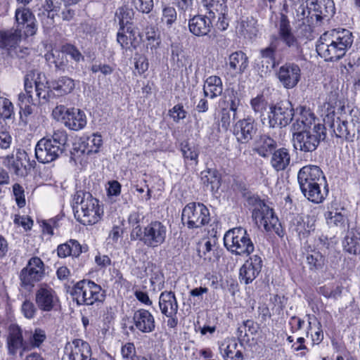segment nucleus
Listing matches in <instances>:
<instances>
[{
  "label": "nucleus",
  "mask_w": 360,
  "mask_h": 360,
  "mask_svg": "<svg viewBox=\"0 0 360 360\" xmlns=\"http://www.w3.org/2000/svg\"><path fill=\"white\" fill-rule=\"evenodd\" d=\"M72 204L75 218L84 225L96 224L103 214L98 200L89 192L77 191L73 195Z\"/></svg>",
  "instance_id": "obj_3"
},
{
  "label": "nucleus",
  "mask_w": 360,
  "mask_h": 360,
  "mask_svg": "<svg viewBox=\"0 0 360 360\" xmlns=\"http://www.w3.org/2000/svg\"><path fill=\"white\" fill-rule=\"evenodd\" d=\"M201 181L207 190L213 192L220 186V179L216 170L207 169L201 172Z\"/></svg>",
  "instance_id": "obj_39"
},
{
  "label": "nucleus",
  "mask_w": 360,
  "mask_h": 360,
  "mask_svg": "<svg viewBox=\"0 0 360 360\" xmlns=\"http://www.w3.org/2000/svg\"><path fill=\"white\" fill-rule=\"evenodd\" d=\"M169 115L174 122H179L181 120L186 118L187 112L182 104H177L169 110Z\"/></svg>",
  "instance_id": "obj_54"
},
{
  "label": "nucleus",
  "mask_w": 360,
  "mask_h": 360,
  "mask_svg": "<svg viewBox=\"0 0 360 360\" xmlns=\"http://www.w3.org/2000/svg\"><path fill=\"white\" fill-rule=\"evenodd\" d=\"M0 103L1 104V116L4 119H11L13 115V105L12 103L6 98H1Z\"/></svg>",
  "instance_id": "obj_56"
},
{
  "label": "nucleus",
  "mask_w": 360,
  "mask_h": 360,
  "mask_svg": "<svg viewBox=\"0 0 360 360\" xmlns=\"http://www.w3.org/2000/svg\"><path fill=\"white\" fill-rule=\"evenodd\" d=\"M181 152L186 160L194 161L195 165L198 163V153L194 146L188 144L182 145Z\"/></svg>",
  "instance_id": "obj_55"
},
{
  "label": "nucleus",
  "mask_w": 360,
  "mask_h": 360,
  "mask_svg": "<svg viewBox=\"0 0 360 360\" xmlns=\"http://www.w3.org/2000/svg\"><path fill=\"white\" fill-rule=\"evenodd\" d=\"M307 262L310 269H321L326 264V257L320 252L313 250L307 256Z\"/></svg>",
  "instance_id": "obj_43"
},
{
  "label": "nucleus",
  "mask_w": 360,
  "mask_h": 360,
  "mask_svg": "<svg viewBox=\"0 0 360 360\" xmlns=\"http://www.w3.org/2000/svg\"><path fill=\"white\" fill-rule=\"evenodd\" d=\"M136 328L143 333L153 332L155 328V319L148 310L141 309L136 311L133 316Z\"/></svg>",
  "instance_id": "obj_24"
},
{
  "label": "nucleus",
  "mask_w": 360,
  "mask_h": 360,
  "mask_svg": "<svg viewBox=\"0 0 360 360\" xmlns=\"http://www.w3.org/2000/svg\"><path fill=\"white\" fill-rule=\"evenodd\" d=\"M266 101L262 95H258L251 99L250 105L255 114L262 116L266 109Z\"/></svg>",
  "instance_id": "obj_48"
},
{
  "label": "nucleus",
  "mask_w": 360,
  "mask_h": 360,
  "mask_svg": "<svg viewBox=\"0 0 360 360\" xmlns=\"http://www.w3.org/2000/svg\"><path fill=\"white\" fill-rule=\"evenodd\" d=\"M226 66L233 75H241L248 66V58L243 52L236 51L229 56Z\"/></svg>",
  "instance_id": "obj_28"
},
{
  "label": "nucleus",
  "mask_w": 360,
  "mask_h": 360,
  "mask_svg": "<svg viewBox=\"0 0 360 360\" xmlns=\"http://www.w3.org/2000/svg\"><path fill=\"white\" fill-rule=\"evenodd\" d=\"M202 4L210 18H216V12H222L225 9V0H202Z\"/></svg>",
  "instance_id": "obj_42"
},
{
  "label": "nucleus",
  "mask_w": 360,
  "mask_h": 360,
  "mask_svg": "<svg viewBox=\"0 0 360 360\" xmlns=\"http://www.w3.org/2000/svg\"><path fill=\"white\" fill-rule=\"evenodd\" d=\"M77 304L91 305L104 299L101 287L90 280H82L74 285L71 292Z\"/></svg>",
  "instance_id": "obj_8"
},
{
  "label": "nucleus",
  "mask_w": 360,
  "mask_h": 360,
  "mask_svg": "<svg viewBox=\"0 0 360 360\" xmlns=\"http://www.w3.org/2000/svg\"><path fill=\"white\" fill-rule=\"evenodd\" d=\"M134 16V11L127 6L119 8L116 12V17L119 20L120 30H124L125 25L129 24Z\"/></svg>",
  "instance_id": "obj_44"
},
{
  "label": "nucleus",
  "mask_w": 360,
  "mask_h": 360,
  "mask_svg": "<svg viewBox=\"0 0 360 360\" xmlns=\"http://www.w3.org/2000/svg\"><path fill=\"white\" fill-rule=\"evenodd\" d=\"M306 0H285L283 8L294 19H304V4Z\"/></svg>",
  "instance_id": "obj_40"
},
{
  "label": "nucleus",
  "mask_w": 360,
  "mask_h": 360,
  "mask_svg": "<svg viewBox=\"0 0 360 360\" xmlns=\"http://www.w3.org/2000/svg\"><path fill=\"white\" fill-rule=\"evenodd\" d=\"M45 275V266L43 261L38 257L30 258L20 273L21 285L31 288L40 281Z\"/></svg>",
  "instance_id": "obj_11"
},
{
  "label": "nucleus",
  "mask_w": 360,
  "mask_h": 360,
  "mask_svg": "<svg viewBox=\"0 0 360 360\" xmlns=\"http://www.w3.org/2000/svg\"><path fill=\"white\" fill-rule=\"evenodd\" d=\"M167 229L159 221H153L146 226L143 231L140 226H135L131 232V238L141 240L146 246L155 248L162 245L166 240Z\"/></svg>",
  "instance_id": "obj_6"
},
{
  "label": "nucleus",
  "mask_w": 360,
  "mask_h": 360,
  "mask_svg": "<svg viewBox=\"0 0 360 360\" xmlns=\"http://www.w3.org/2000/svg\"><path fill=\"white\" fill-rule=\"evenodd\" d=\"M45 58L49 63L54 64L57 70L63 72L68 70V61L63 49V51L55 50L49 52L45 55Z\"/></svg>",
  "instance_id": "obj_41"
},
{
  "label": "nucleus",
  "mask_w": 360,
  "mask_h": 360,
  "mask_svg": "<svg viewBox=\"0 0 360 360\" xmlns=\"http://www.w3.org/2000/svg\"><path fill=\"white\" fill-rule=\"evenodd\" d=\"M64 53L70 56L75 61L79 62L84 60V56L81 52L75 46L70 44L65 45L63 47Z\"/></svg>",
  "instance_id": "obj_61"
},
{
  "label": "nucleus",
  "mask_w": 360,
  "mask_h": 360,
  "mask_svg": "<svg viewBox=\"0 0 360 360\" xmlns=\"http://www.w3.org/2000/svg\"><path fill=\"white\" fill-rule=\"evenodd\" d=\"M278 42V39L274 37V41H271L269 46L260 51L262 58L266 60V63L270 64L271 67H274L275 65V51Z\"/></svg>",
  "instance_id": "obj_45"
},
{
  "label": "nucleus",
  "mask_w": 360,
  "mask_h": 360,
  "mask_svg": "<svg viewBox=\"0 0 360 360\" xmlns=\"http://www.w3.org/2000/svg\"><path fill=\"white\" fill-rule=\"evenodd\" d=\"M344 208L335 201L332 202L327 207V211L324 216L328 225L330 226H336L343 230L347 224V219L342 213Z\"/></svg>",
  "instance_id": "obj_23"
},
{
  "label": "nucleus",
  "mask_w": 360,
  "mask_h": 360,
  "mask_svg": "<svg viewBox=\"0 0 360 360\" xmlns=\"http://www.w3.org/2000/svg\"><path fill=\"white\" fill-rule=\"evenodd\" d=\"M242 344H238L234 338L228 339L221 345L220 350L224 352L225 360H243Z\"/></svg>",
  "instance_id": "obj_30"
},
{
  "label": "nucleus",
  "mask_w": 360,
  "mask_h": 360,
  "mask_svg": "<svg viewBox=\"0 0 360 360\" xmlns=\"http://www.w3.org/2000/svg\"><path fill=\"white\" fill-rule=\"evenodd\" d=\"M326 181H317L316 183L308 184L300 186L303 195L309 201L315 204L321 203L327 197L328 193Z\"/></svg>",
  "instance_id": "obj_20"
},
{
  "label": "nucleus",
  "mask_w": 360,
  "mask_h": 360,
  "mask_svg": "<svg viewBox=\"0 0 360 360\" xmlns=\"http://www.w3.org/2000/svg\"><path fill=\"white\" fill-rule=\"evenodd\" d=\"M64 151L48 141L46 138L40 139L35 147V156L41 163H49L60 157Z\"/></svg>",
  "instance_id": "obj_18"
},
{
  "label": "nucleus",
  "mask_w": 360,
  "mask_h": 360,
  "mask_svg": "<svg viewBox=\"0 0 360 360\" xmlns=\"http://www.w3.org/2000/svg\"><path fill=\"white\" fill-rule=\"evenodd\" d=\"M218 20L216 22V27L221 31L226 30L229 25L230 18L228 14L227 6H225V9L222 10V12H216V18Z\"/></svg>",
  "instance_id": "obj_49"
},
{
  "label": "nucleus",
  "mask_w": 360,
  "mask_h": 360,
  "mask_svg": "<svg viewBox=\"0 0 360 360\" xmlns=\"http://www.w3.org/2000/svg\"><path fill=\"white\" fill-rule=\"evenodd\" d=\"M215 18L207 16L195 15L190 19L188 27L190 32L195 36L202 37L208 34L212 26V20Z\"/></svg>",
  "instance_id": "obj_27"
},
{
  "label": "nucleus",
  "mask_w": 360,
  "mask_h": 360,
  "mask_svg": "<svg viewBox=\"0 0 360 360\" xmlns=\"http://www.w3.org/2000/svg\"><path fill=\"white\" fill-rule=\"evenodd\" d=\"M208 288L206 287H199L192 289L189 292V300L193 302V304H200L203 300V295L207 294Z\"/></svg>",
  "instance_id": "obj_53"
},
{
  "label": "nucleus",
  "mask_w": 360,
  "mask_h": 360,
  "mask_svg": "<svg viewBox=\"0 0 360 360\" xmlns=\"http://www.w3.org/2000/svg\"><path fill=\"white\" fill-rule=\"evenodd\" d=\"M21 310L25 317L29 319L34 318L37 311L34 303L30 300L23 302Z\"/></svg>",
  "instance_id": "obj_58"
},
{
  "label": "nucleus",
  "mask_w": 360,
  "mask_h": 360,
  "mask_svg": "<svg viewBox=\"0 0 360 360\" xmlns=\"http://www.w3.org/2000/svg\"><path fill=\"white\" fill-rule=\"evenodd\" d=\"M102 138L101 135L94 134L91 137L87 140V148L86 153H96L98 151L99 148L102 145Z\"/></svg>",
  "instance_id": "obj_51"
},
{
  "label": "nucleus",
  "mask_w": 360,
  "mask_h": 360,
  "mask_svg": "<svg viewBox=\"0 0 360 360\" xmlns=\"http://www.w3.org/2000/svg\"><path fill=\"white\" fill-rule=\"evenodd\" d=\"M158 304L161 313L169 318L167 322V326L170 328L176 327L179 305L174 292L172 291L161 292Z\"/></svg>",
  "instance_id": "obj_13"
},
{
  "label": "nucleus",
  "mask_w": 360,
  "mask_h": 360,
  "mask_svg": "<svg viewBox=\"0 0 360 360\" xmlns=\"http://www.w3.org/2000/svg\"><path fill=\"white\" fill-rule=\"evenodd\" d=\"M132 4L138 11L143 13H150L153 8V0H132Z\"/></svg>",
  "instance_id": "obj_57"
},
{
  "label": "nucleus",
  "mask_w": 360,
  "mask_h": 360,
  "mask_svg": "<svg viewBox=\"0 0 360 360\" xmlns=\"http://www.w3.org/2000/svg\"><path fill=\"white\" fill-rule=\"evenodd\" d=\"M46 84V77L44 74L36 70L27 73L24 80L25 94L20 93L18 95L20 105H36L37 101L41 98L47 100L49 92Z\"/></svg>",
  "instance_id": "obj_4"
},
{
  "label": "nucleus",
  "mask_w": 360,
  "mask_h": 360,
  "mask_svg": "<svg viewBox=\"0 0 360 360\" xmlns=\"http://www.w3.org/2000/svg\"><path fill=\"white\" fill-rule=\"evenodd\" d=\"M34 300L38 308L43 311H51L59 302L56 292L46 283L38 286Z\"/></svg>",
  "instance_id": "obj_15"
},
{
  "label": "nucleus",
  "mask_w": 360,
  "mask_h": 360,
  "mask_svg": "<svg viewBox=\"0 0 360 360\" xmlns=\"http://www.w3.org/2000/svg\"><path fill=\"white\" fill-rule=\"evenodd\" d=\"M262 268V258L255 255L245 261L240 269L239 278L245 284L252 283L259 274Z\"/></svg>",
  "instance_id": "obj_19"
},
{
  "label": "nucleus",
  "mask_w": 360,
  "mask_h": 360,
  "mask_svg": "<svg viewBox=\"0 0 360 360\" xmlns=\"http://www.w3.org/2000/svg\"><path fill=\"white\" fill-rule=\"evenodd\" d=\"M335 12L333 0H306L304 19H294L300 25L311 26L328 20Z\"/></svg>",
  "instance_id": "obj_5"
},
{
  "label": "nucleus",
  "mask_w": 360,
  "mask_h": 360,
  "mask_svg": "<svg viewBox=\"0 0 360 360\" xmlns=\"http://www.w3.org/2000/svg\"><path fill=\"white\" fill-rule=\"evenodd\" d=\"M223 84L218 76H210L206 79L203 86V93L205 97L214 98L222 94Z\"/></svg>",
  "instance_id": "obj_32"
},
{
  "label": "nucleus",
  "mask_w": 360,
  "mask_h": 360,
  "mask_svg": "<svg viewBox=\"0 0 360 360\" xmlns=\"http://www.w3.org/2000/svg\"><path fill=\"white\" fill-rule=\"evenodd\" d=\"M326 178L319 167L316 165H307L302 167L297 174L299 186L308 184L325 181Z\"/></svg>",
  "instance_id": "obj_25"
},
{
  "label": "nucleus",
  "mask_w": 360,
  "mask_h": 360,
  "mask_svg": "<svg viewBox=\"0 0 360 360\" xmlns=\"http://www.w3.org/2000/svg\"><path fill=\"white\" fill-rule=\"evenodd\" d=\"M53 115L71 130H80L86 124L84 112L78 108H67L64 105H58L53 110Z\"/></svg>",
  "instance_id": "obj_10"
},
{
  "label": "nucleus",
  "mask_w": 360,
  "mask_h": 360,
  "mask_svg": "<svg viewBox=\"0 0 360 360\" xmlns=\"http://www.w3.org/2000/svg\"><path fill=\"white\" fill-rule=\"evenodd\" d=\"M226 249L236 255H249L255 250V245L247 231L242 227H236L226 231L224 236Z\"/></svg>",
  "instance_id": "obj_7"
},
{
  "label": "nucleus",
  "mask_w": 360,
  "mask_h": 360,
  "mask_svg": "<svg viewBox=\"0 0 360 360\" xmlns=\"http://www.w3.org/2000/svg\"><path fill=\"white\" fill-rule=\"evenodd\" d=\"M252 217L259 226H263L266 231H274L281 236V224L273 210L269 206L263 205L262 210H257L255 212H252Z\"/></svg>",
  "instance_id": "obj_14"
},
{
  "label": "nucleus",
  "mask_w": 360,
  "mask_h": 360,
  "mask_svg": "<svg viewBox=\"0 0 360 360\" xmlns=\"http://www.w3.org/2000/svg\"><path fill=\"white\" fill-rule=\"evenodd\" d=\"M257 131L255 120L250 117L238 121L233 127V134L241 143L249 142L256 134Z\"/></svg>",
  "instance_id": "obj_21"
},
{
  "label": "nucleus",
  "mask_w": 360,
  "mask_h": 360,
  "mask_svg": "<svg viewBox=\"0 0 360 360\" xmlns=\"http://www.w3.org/2000/svg\"><path fill=\"white\" fill-rule=\"evenodd\" d=\"M65 353L69 360H97L91 358V349L89 344L81 339H75L65 345Z\"/></svg>",
  "instance_id": "obj_17"
},
{
  "label": "nucleus",
  "mask_w": 360,
  "mask_h": 360,
  "mask_svg": "<svg viewBox=\"0 0 360 360\" xmlns=\"http://www.w3.org/2000/svg\"><path fill=\"white\" fill-rule=\"evenodd\" d=\"M15 20L18 23L17 27L21 28V30L24 29L26 37L35 34L34 16L28 8H18L15 11Z\"/></svg>",
  "instance_id": "obj_26"
},
{
  "label": "nucleus",
  "mask_w": 360,
  "mask_h": 360,
  "mask_svg": "<svg viewBox=\"0 0 360 360\" xmlns=\"http://www.w3.org/2000/svg\"><path fill=\"white\" fill-rule=\"evenodd\" d=\"M87 246H82L75 239H70L66 243L58 246L57 253L59 257L65 258L68 256L77 257L83 252H86Z\"/></svg>",
  "instance_id": "obj_29"
},
{
  "label": "nucleus",
  "mask_w": 360,
  "mask_h": 360,
  "mask_svg": "<svg viewBox=\"0 0 360 360\" xmlns=\"http://www.w3.org/2000/svg\"><path fill=\"white\" fill-rule=\"evenodd\" d=\"M176 11L174 7L165 6L163 8L162 22H165L167 26H171L176 21Z\"/></svg>",
  "instance_id": "obj_52"
},
{
  "label": "nucleus",
  "mask_w": 360,
  "mask_h": 360,
  "mask_svg": "<svg viewBox=\"0 0 360 360\" xmlns=\"http://www.w3.org/2000/svg\"><path fill=\"white\" fill-rule=\"evenodd\" d=\"M12 138L6 127L0 122V148L6 149L9 148Z\"/></svg>",
  "instance_id": "obj_60"
},
{
  "label": "nucleus",
  "mask_w": 360,
  "mask_h": 360,
  "mask_svg": "<svg viewBox=\"0 0 360 360\" xmlns=\"http://www.w3.org/2000/svg\"><path fill=\"white\" fill-rule=\"evenodd\" d=\"M22 37L21 28L16 27L0 32V48L9 51L15 48Z\"/></svg>",
  "instance_id": "obj_31"
},
{
  "label": "nucleus",
  "mask_w": 360,
  "mask_h": 360,
  "mask_svg": "<svg viewBox=\"0 0 360 360\" xmlns=\"http://www.w3.org/2000/svg\"><path fill=\"white\" fill-rule=\"evenodd\" d=\"M46 139L52 144L56 145L58 148L62 149V150H65V145L68 140V136L65 131L57 130L54 131L51 138H46Z\"/></svg>",
  "instance_id": "obj_47"
},
{
  "label": "nucleus",
  "mask_w": 360,
  "mask_h": 360,
  "mask_svg": "<svg viewBox=\"0 0 360 360\" xmlns=\"http://www.w3.org/2000/svg\"><path fill=\"white\" fill-rule=\"evenodd\" d=\"M147 48H150L151 51L157 49L160 44V37L155 34V32H153L151 34L149 32L147 33Z\"/></svg>",
  "instance_id": "obj_63"
},
{
  "label": "nucleus",
  "mask_w": 360,
  "mask_h": 360,
  "mask_svg": "<svg viewBox=\"0 0 360 360\" xmlns=\"http://www.w3.org/2000/svg\"><path fill=\"white\" fill-rule=\"evenodd\" d=\"M8 345L9 352L12 354H15L18 349L23 347L22 330L18 326H10Z\"/></svg>",
  "instance_id": "obj_36"
},
{
  "label": "nucleus",
  "mask_w": 360,
  "mask_h": 360,
  "mask_svg": "<svg viewBox=\"0 0 360 360\" xmlns=\"http://www.w3.org/2000/svg\"><path fill=\"white\" fill-rule=\"evenodd\" d=\"M276 26L278 28V38L281 41L289 48L298 49V39L292 32L290 20L286 15L283 13L281 14Z\"/></svg>",
  "instance_id": "obj_22"
},
{
  "label": "nucleus",
  "mask_w": 360,
  "mask_h": 360,
  "mask_svg": "<svg viewBox=\"0 0 360 360\" xmlns=\"http://www.w3.org/2000/svg\"><path fill=\"white\" fill-rule=\"evenodd\" d=\"M352 43V34L349 30H333L321 36L316 51L326 60L336 61L345 55Z\"/></svg>",
  "instance_id": "obj_2"
},
{
  "label": "nucleus",
  "mask_w": 360,
  "mask_h": 360,
  "mask_svg": "<svg viewBox=\"0 0 360 360\" xmlns=\"http://www.w3.org/2000/svg\"><path fill=\"white\" fill-rule=\"evenodd\" d=\"M75 81L68 77H61L52 82L51 88L58 96L71 93L75 89Z\"/></svg>",
  "instance_id": "obj_38"
},
{
  "label": "nucleus",
  "mask_w": 360,
  "mask_h": 360,
  "mask_svg": "<svg viewBox=\"0 0 360 360\" xmlns=\"http://www.w3.org/2000/svg\"><path fill=\"white\" fill-rule=\"evenodd\" d=\"M46 339L45 331L41 328H36L30 338V344L32 347H39Z\"/></svg>",
  "instance_id": "obj_50"
},
{
  "label": "nucleus",
  "mask_w": 360,
  "mask_h": 360,
  "mask_svg": "<svg viewBox=\"0 0 360 360\" xmlns=\"http://www.w3.org/2000/svg\"><path fill=\"white\" fill-rule=\"evenodd\" d=\"M276 142L267 135H262L257 141L254 150L261 157L266 158L276 149Z\"/></svg>",
  "instance_id": "obj_33"
},
{
  "label": "nucleus",
  "mask_w": 360,
  "mask_h": 360,
  "mask_svg": "<svg viewBox=\"0 0 360 360\" xmlns=\"http://www.w3.org/2000/svg\"><path fill=\"white\" fill-rule=\"evenodd\" d=\"M5 166L17 175L22 174V172L24 165L22 161V158L19 155H16L15 157L13 155L8 156L5 162Z\"/></svg>",
  "instance_id": "obj_46"
},
{
  "label": "nucleus",
  "mask_w": 360,
  "mask_h": 360,
  "mask_svg": "<svg viewBox=\"0 0 360 360\" xmlns=\"http://www.w3.org/2000/svg\"><path fill=\"white\" fill-rule=\"evenodd\" d=\"M247 202L249 205L252 207V212H255L257 210H262L263 209V205H266L256 195L248 196L247 198Z\"/></svg>",
  "instance_id": "obj_64"
},
{
  "label": "nucleus",
  "mask_w": 360,
  "mask_h": 360,
  "mask_svg": "<svg viewBox=\"0 0 360 360\" xmlns=\"http://www.w3.org/2000/svg\"><path fill=\"white\" fill-rule=\"evenodd\" d=\"M231 115L230 110L223 108L220 112L219 124L224 130H227L231 123Z\"/></svg>",
  "instance_id": "obj_62"
},
{
  "label": "nucleus",
  "mask_w": 360,
  "mask_h": 360,
  "mask_svg": "<svg viewBox=\"0 0 360 360\" xmlns=\"http://www.w3.org/2000/svg\"><path fill=\"white\" fill-rule=\"evenodd\" d=\"M271 154V165L276 171L284 170L289 165L290 155L288 149L281 148Z\"/></svg>",
  "instance_id": "obj_34"
},
{
  "label": "nucleus",
  "mask_w": 360,
  "mask_h": 360,
  "mask_svg": "<svg viewBox=\"0 0 360 360\" xmlns=\"http://www.w3.org/2000/svg\"><path fill=\"white\" fill-rule=\"evenodd\" d=\"M293 115L294 109L291 103L288 100L282 101L270 108L269 126L285 127L292 120Z\"/></svg>",
  "instance_id": "obj_12"
},
{
  "label": "nucleus",
  "mask_w": 360,
  "mask_h": 360,
  "mask_svg": "<svg viewBox=\"0 0 360 360\" xmlns=\"http://www.w3.org/2000/svg\"><path fill=\"white\" fill-rule=\"evenodd\" d=\"M324 124L316 123L313 114L304 112L296 117L292 124L293 146L304 153L314 151L326 137V129L329 127L338 138L353 141L360 134V115L351 110L349 115L336 117L335 110L323 119Z\"/></svg>",
  "instance_id": "obj_1"
},
{
  "label": "nucleus",
  "mask_w": 360,
  "mask_h": 360,
  "mask_svg": "<svg viewBox=\"0 0 360 360\" xmlns=\"http://www.w3.org/2000/svg\"><path fill=\"white\" fill-rule=\"evenodd\" d=\"M277 75L283 86L290 89L299 83L301 79V70L298 65L287 63L280 67Z\"/></svg>",
  "instance_id": "obj_16"
},
{
  "label": "nucleus",
  "mask_w": 360,
  "mask_h": 360,
  "mask_svg": "<svg viewBox=\"0 0 360 360\" xmlns=\"http://www.w3.org/2000/svg\"><path fill=\"white\" fill-rule=\"evenodd\" d=\"M210 220V212L202 203H188L182 210V223L188 229L200 228L207 224Z\"/></svg>",
  "instance_id": "obj_9"
},
{
  "label": "nucleus",
  "mask_w": 360,
  "mask_h": 360,
  "mask_svg": "<svg viewBox=\"0 0 360 360\" xmlns=\"http://www.w3.org/2000/svg\"><path fill=\"white\" fill-rule=\"evenodd\" d=\"M236 30L245 38L252 39L259 32L257 22L253 18H247L240 22L236 27Z\"/></svg>",
  "instance_id": "obj_37"
},
{
  "label": "nucleus",
  "mask_w": 360,
  "mask_h": 360,
  "mask_svg": "<svg viewBox=\"0 0 360 360\" xmlns=\"http://www.w3.org/2000/svg\"><path fill=\"white\" fill-rule=\"evenodd\" d=\"M13 192L18 207H22L25 205V199L23 188L18 184L13 186Z\"/></svg>",
  "instance_id": "obj_59"
},
{
  "label": "nucleus",
  "mask_w": 360,
  "mask_h": 360,
  "mask_svg": "<svg viewBox=\"0 0 360 360\" xmlns=\"http://www.w3.org/2000/svg\"><path fill=\"white\" fill-rule=\"evenodd\" d=\"M344 250L349 254H360V233L353 229L348 231L342 242Z\"/></svg>",
  "instance_id": "obj_35"
}]
</instances>
